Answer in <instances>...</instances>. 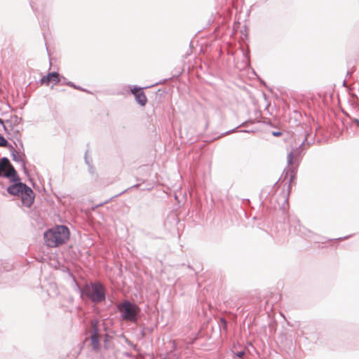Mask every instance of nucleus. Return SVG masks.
<instances>
[{
	"mask_svg": "<svg viewBox=\"0 0 359 359\" xmlns=\"http://www.w3.org/2000/svg\"><path fill=\"white\" fill-rule=\"evenodd\" d=\"M43 236L46 245L55 248L66 243L69 237V230L64 225H59L46 231Z\"/></svg>",
	"mask_w": 359,
	"mask_h": 359,
	"instance_id": "f257e3e1",
	"label": "nucleus"
},
{
	"mask_svg": "<svg viewBox=\"0 0 359 359\" xmlns=\"http://www.w3.org/2000/svg\"><path fill=\"white\" fill-rule=\"evenodd\" d=\"M83 292L93 303H100L106 298L105 288L98 281L86 284L83 288Z\"/></svg>",
	"mask_w": 359,
	"mask_h": 359,
	"instance_id": "f03ea898",
	"label": "nucleus"
},
{
	"mask_svg": "<svg viewBox=\"0 0 359 359\" xmlns=\"http://www.w3.org/2000/svg\"><path fill=\"white\" fill-rule=\"evenodd\" d=\"M118 310L121 313L123 319L135 322L137 320V314L138 307L128 301H125L118 305Z\"/></svg>",
	"mask_w": 359,
	"mask_h": 359,
	"instance_id": "7ed1b4c3",
	"label": "nucleus"
},
{
	"mask_svg": "<svg viewBox=\"0 0 359 359\" xmlns=\"http://www.w3.org/2000/svg\"><path fill=\"white\" fill-rule=\"evenodd\" d=\"M22 118L16 115L12 116L9 120L6 121V124L4 125V128L6 133L10 134L13 133L16 135V137L20 136V130L18 126L20 123Z\"/></svg>",
	"mask_w": 359,
	"mask_h": 359,
	"instance_id": "20e7f679",
	"label": "nucleus"
},
{
	"mask_svg": "<svg viewBox=\"0 0 359 359\" xmlns=\"http://www.w3.org/2000/svg\"><path fill=\"white\" fill-rule=\"evenodd\" d=\"M20 196L21 197L22 203L25 206L29 208L33 204L34 200V192L32 189L26 184L25 187H23Z\"/></svg>",
	"mask_w": 359,
	"mask_h": 359,
	"instance_id": "39448f33",
	"label": "nucleus"
},
{
	"mask_svg": "<svg viewBox=\"0 0 359 359\" xmlns=\"http://www.w3.org/2000/svg\"><path fill=\"white\" fill-rule=\"evenodd\" d=\"M141 89V88L134 87L131 89V92L135 96L136 102L141 106H144L147 102V98L144 92L140 90Z\"/></svg>",
	"mask_w": 359,
	"mask_h": 359,
	"instance_id": "423d86ee",
	"label": "nucleus"
},
{
	"mask_svg": "<svg viewBox=\"0 0 359 359\" xmlns=\"http://www.w3.org/2000/svg\"><path fill=\"white\" fill-rule=\"evenodd\" d=\"M24 187H25V184L18 181V182H14V184L8 187L7 192L12 196H20V194L22 191Z\"/></svg>",
	"mask_w": 359,
	"mask_h": 359,
	"instance_id": "0eeeda50",
	"label": "nucleus"
},
{
	"mask_svg": "<svg viewBox=\"0 0 359 359\" xmlns=\"http://www.w3.org/2000/svg\"><path fill=\"white\" fill-rule=\"evenodd\" d=\"M59 74L57 72L49 73L41 79V83H45L47 86H48L50 82H53L55 84L59 83Z\"/></svg>",
	"mask_w": 359,
	"mask_h": 359,
	"instance_id": "6e6552de",
	"label": "nucleus"
},
{
	"mask_svg": "<svg viewBox=\"0 0 359 359\" xmlns=\"http://www.w3.org/2000/svg\"><path fill=\"white\" fill-rule=\"evenodd\" d=\"M5 177L8 178L11 182H16L20 181V177L12 165H10L5 172Z\"/></svg>",
	"mask_w": 359,
	"mask_h": 359,
	"instance_id": "1a4fd4ad",
	"label": "nucleus"
},
{
	"mask_svg": "<svg viewBox=\"0 0 359 359\" xmlns=\"http://www.w3.org/2000/svg\"><path fill=\"white\" fill-rule=\"evenodd\" d=\"M91 345L95 350H97L100 348V341L98 338L97 330L94 327L93 332L90 335Z\"/></svg>",
	"mask_w": 359,
	"mask_h": 359,
	"instance_id": "9d476101",
	"label": "nucleus"
},
{
	"mask_svg": "<svg viewBox=\"0 0 359 359\" xmlns=\"http://www.w3.org/2000/svg\"><path fill=\"white\" fill-rule=\"evenodd\" d=\"M11 156H12L13 160L14 161H15V162H22V167H23V169L25 171L26 170L25 164L23 162L22 158L20 156V154L16 150L13 149L12 152H11Z\"/></svg>",
	"mask_w": 359,
	"mask_h": 359,
	"instance_id": "9b49d317",
	"label": "nucleus"
},
{
	"mask_svg": "<svg viewBox=\"0 0 359 359\" xmlns=\"http://www.w3.org/2000/svg\"><path fill=\"white\" fill-rule=\"evenodd\" d=\"M0 165H2V167L7 168L11 163H10L9 160L6 157H3L0 159Z\"/></svg>",
	"mask_w": 359,
	"mask_h": 359,
	"instance_id": "f8f14e48",
	"label": "nucleus"
},
{
	"mask_svg": "<svg viewBox=\"0 0 359 359\" xmlns=\"http://www.w3.org/2000/svg\"><path fill=\"white\" fill-rule=\"evenodd\" d=\"M295 154V151H291L287 156V161L288 165H292L293 162V156Z\"/></svg>",
	"mask_w": 359,
	"mask_h": 359,
	"instance_id": "ddd939ff",
	"label": "nucleus"
},
{
	"mask_svg": "<svg viewBox=\"0 0 359 359\" xmlns=\"http://www.w3.org/2000/svg\"><path fill=\"white\" fill-rule=\"evenodd\" d=\"M8 144V141L5 139V137L0 135V147H6Z\"/></svg>",
	"mask_w": 359,
	"mask_h": 359,
	"instance_id": "4468645a",
	"label": "nucleus"
},
{
	"mask_svg": "<svg viewBox=\"0 0 359 359\" xmlns=\"http://www.w3.org/2000/svg\"><path fill=\"white\" fill-rule=\"evenodd\" d=\"M6 171V168L2 167V165H0V177H5Z\"/></svg>",
	"mask_w": 359,
	"mask_h": 359,
	"instance_id": "2eb2a0df",
	"label": "nucleus"
},
{
	"mask_svg": "<svg viewBox=\"0 0 359 359\" xmlns=\"http://www.w3.org/2000/svg\"><path fill=\"white\" fill-rule=\"evenodd\" d=\"M245 354V352L244 351H238V353H236V355L238 357V358H242L243 356V355Z\"/></svg>",
	"mask_w": 359,
	"mask_h": 359,
	"instance_id": "dca6fc26",
	"label": "nucleus"
},
{
	"mask_svg": "<svg viewBox=\"0 0 359 359\" xmlns=\"http://www.w3.org/2000/svg\"><path fill=\"white\" fill-rule=\"evenodd\" d=\"M305 141H306V137H304V140L299 143V146L301 147L304 144Z\"/></svg>",
	"mask_w": 359,
	"mask_h": 359,
	"instance_id": "f3484780",
	"label": "nucleus"
},
{
	"mask_svg": "<svg viewBox=\"0 0 359 359\" xmlns=\"http://www.w3.org/2000/svg\"><path fill=\"white\" fill-rule=\"evenodd\" d=\"M221 322L225 327L226 326V321L224 318H221Z\"/></svg>",
	"mask_w": 359,
	"mask_h": 359,
	"instance_id": "a211bd4d",
	"label": "nucleus"
},
{
	"mask_svg": "<svg viewBox=\"0 0 359 359\" xmlns=\"http://www.w3.org/2000/svg\"><path fill=\"white\" fill-rule=\"evenodd\" d=\"M85 160H86V163H88V164L89 165L90 170L91 171V170H92V167H90V163H89V161H88V158H87V156H86H86H85Z\"/></svg>",
	"mask_w": 359,
	"mask_h": 359,
	"instance_id": "6ab92c4d",
	"label": "nucleus"
},
{
	"mask_svg": "<svg viewBox=\"0 0 359 359\" xmlns=\"http://www.w3.org/2000/svg\"><path fill=\"white\" fill-rule=\"evenodd\" d=\"M273 135L274 136H276V137H277V136H280V135H281V133H280V132H273Z\"/></svg>",
	"mask_w": 359,
	"mask_h": 359,
	"instance_id": "aec40b11",
	"label": "nucleus"
},
{
	"mask_svg": "<svg viewBox=\"0 0 359 359\" xmlns=\"http://www.w3.org/2000/svg\"><path fill=\"white\" fill-rule=\"evenodd\" d=\"M66 83H67V85H68V86H69L71 87L74 86V84L72 82H71V81H68Z\"/></svg>",
	"mask_w": 359,
	"mask_h": 359,
	"instance_id": "412c9836",
	"label": "nucleus"
},
{
	"mask_svg": "<svg viewBox=\"0 0 359 359\" xmlns=\"http://www.w3.org/2000/svg\"><path fill=\"white\" fill-rule=\"evenodd\" d=\"M72 88H75V89H79V90H82L79 86H76L74 84V86H73Z\"/></svg>",
	"mask_w": 359,
	"mask_h": 359,
	"instance_id": "4be33fe9",
	"label": "nucleus"
},
{
	"mask_svg": "<svg viewBox=\"0 0 359 359\" xmlns=\"http://www.w3.org/2000/svg\"><path fill=\"white\" fill-rule=\"evenodd\" d=\"M355 123L358 126H359V119H355Z\"/></svg>",
	"mask_w": 359,
	"mask_h": 359,
	"instance_id": "5701e85b",
	"label": "nucleus"
},
{
	"mask_svg": "<svg viewBox=\"0 0 359 359\" xmlns=\"http://www.w3.org/2000/svg\"><path fill=\"white\" fill-rule=\"evenodd\" d=\"M0 123H1V124L4 123L3 121L1 118H0Z\"/></svg>",
	"mask_w": 359,
	"mask_h": 359,
	"instance_id": "b1692460",
	"label": "nucleus"
},
{
	"mask_svg": "<svg viewBox=\"0 0 359 359\" xmlns=\"http://www.w3.org/2000/svg\"><path fill=\"white\" fill-rule=\"evenodd\" d=\"M125 191L121 192V194H118L117 196H120L121 194L124 193Z\"/></svg>",
	"mask_w": 359,
	"mask_h": 359,
	"instance_id": "393cba45",
	"label": "nucleus"
},
{
	"mask_svg": "<svg viewBox=\"0 0 359 359\" xmlns=\"http://www.w3.org/2000/svg\"><path fill=\"white\" fill-rule=\"evenodd\" d=\"M109 201H104L103 204L107 203Z\"/></svg>",
	"mask_w": 359,
	"mask_h": 359,
	"instance_id": "a878e982",
	"label": "nucleus"
}]
</instances>
